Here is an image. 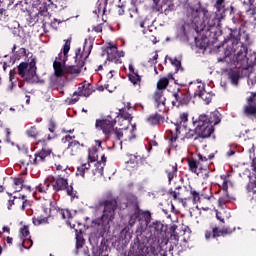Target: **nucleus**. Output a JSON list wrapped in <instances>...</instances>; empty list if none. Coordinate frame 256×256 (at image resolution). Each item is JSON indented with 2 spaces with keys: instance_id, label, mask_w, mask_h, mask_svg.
I'll use <instances>...</instances> for the list:
<instances>
[{
  "instance_id": "nucleus-1",
  "label": "nucleus",
  "mask_w": 256,
  "mask_h": 256,
  "mask_svg": "<svg viewBox=\"0 0 256 256\" xmlns=\"http://www.w3.org/2000/svg\"><path fill=\"white\" fill-rule=\"evenodd\" d=\"M215 13H209L204 8H197L192 11L193 23L201 29H211L212 27H221V19L225 18V0H216Z\"/></svg>"
},
{
  "instance_id": "nucleus-2",
  "label": "nucleus",
  "mask_w": 256,
  "mask_h": 256,
  "mask_svg": "<svg viewBox=\"0 0 256 256\" xmlns=\"http://www.w3.org/2000/svg\"><path fill=\"white\" fill-rule=\"evenodd\" d=\"M92 48L93 45L91 44V41L85 40L83 49H78V52H76V66L67 67L65 64H59L57 62H54L53 67L55 76L63 77V75H67V73H81V70L85 65V59H87V57H89V55L91 54Z\"/></svg>"
},
{
  "instance_id": "nucleus-3",
  "label": "nucleus",
  "mask_w": 256,
  "mask_h": 256,
  "mask_svg": "<svg viewBox=\"0 0 256 256\" xmlns=\"http://www.w3.org/2000/svg\"><path fill=\"white\" fill-rule=\"evenodd\" d=\"M97 159H99L97 148H91L88 152V162L77 168V177H82L84 179L85 175H103V164L97 162Z\"/></svg>"
},
{
  "instance_id": "nucleus-4",
  "label": "nucleus",
  "mask_w": 256,
  "mask_h": 256,
  "mask_svg": "<svg viewBox=\"0 0 256 256\" xmlns=\"http://www.w3.org/2000/svg\"><path fill=\"white\" fill-rule=\"evenodd\" d=\"M99 211H102V216L98 225H109L115 219V209H117V200H109L99 205Z\"/></svg>"
},
{
  "instance_id": "nucleus-5",
  "label": "nucleus",
  "mask_w": 256,
  "mask_h": 256,
  "mask_svg": "<svg viewBox=\"0 0 256 256\" xmlns=\"http://www.w3.org/2000/svg\"><path fill=\"white\" fill-rule=\"evenodd\" d=\"M35 60H32L30 63L22 62L18 66V73L20 77H23L29 83H37L39 78L37 77V66H35Z\"/></svg>"
},
{
  "instance_id": "nucleus-6",
  "label": "nucleus",
  "mask_w": 256,
  "mask_h": 256,
  "mask_svg": "<svg viewBox=\"0 0 256 256\" xmlns=\"http://www.w3.org/2000/svg\"><path fill=\"white\" fill-rule=\"evenodd\" d=\"M171 138L170 141H177L180 139L181 141H185V139H197V132L194 130L187 129L185 125H177L173 124L172 128L170 129Z\"/></svg>"
},
{
  "instance_id": "nucleus-7",
  "label": "nucleus",
  "mask_w": 256,
  "mask_h": 256,
  "mask_svg": "<svg viewBox=\"0 0 256 256\" xmlns=\"http://www.w3.org/2000/svg\"><path fill=\"white\" fill-rule=\"evenodd\" d=\"M193 126L197 137H202V139L211 137V133L214 131L211 124L207 122V115L205 114L200 115L197 120L193 121Z\"/></svg>"
},
{
  "instance_id": "nucleus-8",
  "label": "nucleus",
  "mask_w": 256,
  "mask_h": 256,
  "mask_svg": "<svg viewBox=\"0 0 256 256\" xmlns=\"http://www.w3.org/2000/svg\"><path fill=\"white\" fill-rule=\"evenodd\" d=\"M107 60L109 61V65H119L121 64V57H125V52L117 51V46L109 43L106 47Z\"/></svg>"
},
{
  "instance_id": "nucleus-9",
  "label": "nucleus",
  "mask_w": 256,
  "mask_h": 256,
  "mask_svg": "<svg viewBox=\"0 0 256 256\" xmlns=\"http://www.w3.org/2000/svg\"><path fill=\"white\" fill-rule=\"evenodd\" d=\"M49 207H51V200H46L43 204V214L33 217V225L39 226L49 223V217H51V208Z\"/></svg>"
},
{
  "instance_id": "nucleus-10",
  "label": "nucleus",
  "mask_w": 256,
  "mask_h": 256,
  "mask_svg": "<svg viewBox=\"0 0 256 256\" xmlns=\"http://www.w3.org/2000/svg\"><path fill=\"white\" fill-rule=\"evenodd\" d=\"M114 135H116V138L118 141H131V139H135V126H127L126 128H120L114 130Z\"/></svg>"
},
{
  "instance_id": "nucleus-11",
  "label": "nucleus",
  "mask_w": 256,
  "mask_h": 256,
  "mask_svg": "<svg viewBox=\"0 0 256 256\" xmlns=\"http://www.w3.org/2000/svg\"><path fill=\"white\" fill-rule=\"evenodd\" d=\"M113 127H115V120L111 116H107L102 120H96V128H100L104 135H111Z\"/></svg>"
},
{
  "instance_id": "nucleus-12",
  "label": "nucleus",
  "mask_w": 256,
  "mask_h": 256,
  "mask_svg": "<svg viewBox=\"0 0 256 256\" xmlns=\"http://www.w3.org/2000/svg\"><path fill=\"white\" fill-rule=\"evenodd\" d=\"M49 155H51V151L49 149H42L33 158L27 155L26 158H28V160H25L22 163L23 165H29V163L39 165V163H43L45 161V157H49Z\"/></svg>"
},
{
  "instance_id": "nucleus-13",
  "label": "nucleus",
  "mask_w": 256,
  "mask_h": 256,
  "mask_svg": "<svg viewBox=\"0 0 256 256\" xmlns=\"http://www.w3.org/2000/svg\"><path fill=\"white\" fill-rule=\"evenodd\" d=\"M70 50H71V39H67L63 46L62 52L58 54L54 63L65 65V62L67 61V54L69 53Z\"/></svg>"
},
{
  "instance_id": "nucleus-14",
  "label": "nucleus",
  "mask_w": 256,
  "mask_h": 256,
  "mask_svg": "<svg viewBox=\"0 0 256 256\" xmlns=\"http://www.w3.org/2000/svg\"><path fill=\"white\" fill-rule=\"evenodd\" d=\"M196 87L197 90L195 92V95L201 97V99H203V101H205V103L209 105V103H211V93L205 91V84L198 82L196 83Z\"/></svg>"
},
{
  "instance_id": "nucleus-15",
  "label": "nucleus",
  "mask_w": 256,
  "mask_h": 256,
  "mask_svg": "<svg viewBox=\"0 0 256 256\" xmlns=\"http://www.w3.org/2000/svg\"><path fill=\"white\" fill-rule=\"evenodd\" d=\"M256 94L251 93V96L247 98V105L244 107V113L246 115H255L256 114Z\"/></svg>"
},
{
  "instance_id": "nucleus-16",
  "label": "nucleus",
  "mask_w": 256,
  "mask_h": 256,
  "mask_svg": "<svg viewBox=\"0 0 256 256\" xmlns=\"http://www.w3.org/2000/svg\"><path fill=\"white\" fill-rule=\"evenodd\" d=\"M173 97L175 98V100L172 101L173 105H185L188 101L187 94H185L183 90L175 92Z\"/></svg>"
},
{
  "instance_id": "nucleus-17",
  "label": "nucleus",
  "mask_w": 256,
  "mask_h": 256,
  "mask_svg": "<svg viewBox=\"0 0 256 256\" xmlns=\"http://www.w3.org/2000/svg\"><path fill=\"white\" fill-rule=\"evenodd\" d=\"M129 71L131 72L128 77L129 81L134 85V87H141V76L135 72L133 65H129Z\"/></svg>"
},
{
  "instance_id": "nucleus-18",
  "label": "nucleus",
  "mask_w": 256,
  "mask_h": 256,
  "mask_svg": "<svg viewBox=\"0 0 256 256\" xmlns=\"http://www.w3.org/2000/svg\"><path fill=\"white\" fill-rule=\"evenodd\" d=\"M231 233V230L229 229H224L222 231H219L217 228H214L211 231H206L205 233V238L206 239H211V237H221V235H229Z\"/></svg>"
},
{
  "instance_id": "nucleus-19",
  "label": "nucleus",
  "mask_w": 256,
  "mask_h": 256,
  "mask_svg": "<svg viewBox=\"0 0 256 256\" xmlns=\"http://www.w3.org/2000/svg\"><path fill=\"white\" fill-rule=\"evenodd\" d=\"M54 180L55 178L53 176H48L43 183H40L36 187V191H38V193H46V191H49V186L51 185V183H53Z\"/></svg>"
},
{
  "instance_id": "nucleus-20",
  "label": "nucleus",
  "mask_w": 256,
  "mask_h": 256,
  "mask_svg": "<svg viewBox=\"0 0 256 256\" xmlns=\"http://www.w3.org/2000/svg\"><path fill=\"white\" fill-rule=\"evenodd\" d=\"M106 7H107L106 0H98V2L96 3V7L93 10L94 15H97V17H99V15H105Z\"/></svg>"
},
{
  "instance_id": "nucleus-21",
  "label": "nucleus",
  "mask_w": 256,
  "mask_h": 256,
  "mask_svg": "<svg viewBox=\"0 0 256 256\" xmlns=\"http://www.w3.org/2000/svg\"><path fill=\"white\" fill-rule=\"evenodd\" d=\"M207 123L211 125V127H215V125H219L221 123V114L218 111H214L207 117Z\"/></svg>"
},
{
  "instance_id": "nucleus-22",
  "label": "nucleus",
  "mask_w": 256,
  "mask_h": 256,
  "mask_svg": "<svg viewBox=\"0 0 256 256\" xmlns=\"http://www.w3.org/2000/svg\"><path fill=\"white\" fill-rule=\"evenodd\" d=\"M93 93V86L90 84H83L78 88V95L82 97H89Z\"/></svg>"
},
{
  "instance_id": "nucleus-23",
  "label": "nucleus",
  "mask_w": 256,
  "mask_h": 256,
  "mask_svg": "<svg viewBox=\"0 0 256 256\" xmlns=\"http://www.w3.org/2000/svg\"><path fill=\"white\" fill-rule=\"evenodd\" d=\"M168 175V181H173L177 177V164L169 165L166 169Z\"/></svg>"
},
{
  "instance_id": "nucleus-24",
  "label": "nucleus",
  "mask_w": 256,
  "mask_h": 256,
  "mask_svg": "<svg viewBox=\"0 0 256 256\" xmlns=\"http://www.w3.org/2000/svg\"><path fill=\"white\" fill-rule=\"evenodd\" d=\"M68 185L67 179L65 178H57L56 184L54 185L55 191H63Z\"/></svg>"
},
{
  "instance_id": "nucleus-25",
  "label": "nucleus",
  "mask_w": 256,
  "mask_h": 256,
  "mask_svg": "<svg viewBox=\"0 0 256 256\" xmlns=\"http://www.w3.org/2000/svg\"><path fill=\"white\" fill-rule=\"evenodd\" d=\"M154 101L157 107H161V105H165V97L163 96V91L157 90L154 94Z\"/></svg>"
},
{
  "instance_id": "nucleus-26",
  "label": "nucleus",
  "mask_w": 256,
  "mask_h": 256,
  "mask_svg": "<svg viewBox=\"0 0 256 256\" xmlns=\"http://www.w3.org/2000/svg\"><path fill=\"white\" fill-rule=\"evenodd\" d=\"M172 79V76L163 77L157 83V91H163L167 89V85H169V80Z\"/></svg>"
},
{
  "instance_id": "nucleus-27",
  "label": "nucleus",
  "mask_w": 256,
  "mask_h": 256,
  "mask_svg": "<svg viewBox=\"0 0 256 256\" xmlns=\"http://www.w3.org/2000/svg\"><path fill=\"white\" fill-rule=\"evenodd\" d=\"M239 77V71L230 70L228 72V79L229 81H231L232 85H237V83L239 82Z\"/></svg>"
},
{
  "instance_id": "nucleus-28",
  "label": "nucleus",
  "mask_w": 256,
  "mask_h": 256,
  "mask_svg": "<svg viewBox=\"0 0 256 256\" xmlns=\"http://www.w3.org/2000/svg\"><path fill=\"white\" fill-rule=\"evenodd\" d=\"M153 255V247L143 246L140 248L136 256H151Z\"/></svg>"
},
{
  "instance_id": "nucleus-29",
  "label": "nucleus",
  "mask_w": 256,
  "mask_h": 256,
  "mask_svg": "<svg viewBox=\"0 0 256 256\" xmlns=\"http://www.w3.org/2000/svg\"><path fill=\"white\" fill-rule=\"evenodd\" d=\"M26 135L31 139H37V137H39V131L37 130V127L31 126L26 130Z\"/></svg>"
},
{
  "instance_id": "nucleus-30",
  "label": "nucleus",
  "mask_w": 256,
  "mask_h": 256,
  "mask_svg": "<svg viewBox=\"0 0 256 256\" xmlns=\"http://www.w3.org/2000/svg\"><path fill=\"white\" fill-rule=\"evenodd\" d=\"M59 213H60L62 219H66L67 225H71V222L69 221V219H71L73 217L71 214V211H69L67 209H61V210H59Z\"/></svg>"
},
{
  "instance_id": "nucleus-31",
  "label": "nucleus",
  "mask_w": 256,
  "mask_h": 256,
  "mask_svg": "<svg viewBox=\"0 0 256 256\" xmlns=\"http://www.w3.org/2000/svg\"><path fill=\"white\" fill-rule=\"evenodd\" d=\"M79 147H80L79 142L72 141L68 146V151L71 152V155H75V153L79 151Z\"/></svg>"
},
{
  "instance_id": "nucleus-32",
  "label": "nucleus",
  "mask_w": 256,
  "mask_h": 256,
  "mask_svg": "<svg viewBox=\"0 0 256 256\" xmlns=\"http://www.w3.org/2000/svg\"><path fill=\"white\" fill-rule=\"evenodd\" d=\"M19 237L21 240L31 238V236H29V228L27 226H24L20 229Z\"/></svg>"
},
{
  "instance_id": "nucleus-33",
  "label": "nucleus",
  "mask_w": 256,
  "mask_h": 256,
  "mask_svg": "<svg viewBox=\"0 0 256 256\" xmlns=\"http://www.w3.org/2000/svg\"><path fill=\"white\" fill-rule=\"evenodd\" d=\"M188 163H189L190 171L192 173H196V175H199V171H197L199 167V162H197L196 160H189Z\"/></svg>"
},
{
  "instance_id": "nucleus-34",
  "label": "nucleus",
  "mask_w": 256,
  "mask_h": 256,
  "mask_svg": "<svg viewBox=\"0 0 256 256\" xmlns=\"http://www.w3.org/2000/svg\"><path fill=\"white\" fill-rule=\"evenodd\" d=\"M105 89H107L109 93H113V91L117 89V83L115 80H108L107 84L105 85Z\"/></svg>"
},
{
  "instance_id": "nucleus-35",
  "label": "nucleus",
  "mask_w": 256,
  "mask_h": 256,
  "mask_svg": "<svg viewBox=\"0 0 256 256\" xmlns=\"http://www.w3.org/2000/svg\"><path fill=\"white\" fill-rule=\"evenodd\" d=\"M14 189L15 191H21L23 189V179L14 178Z\"/></svg>"
},
{
  "instance_id": "nucleus-36",
  "label": "nucleus",
  "mask_w": 256,
  "mask_h": 256,
  "mask_svg": "<svg viewBox=\"0 0 256 256\" xmlns=\"http://www.w3.org/2000/svg\"><path fill=\"white\" fill-rule=\"evenodd\" d=\"M21 241L24 249H31V247H33V241L31 240V238H24Z\"/></svg>"
},
{
  "instance_id": "nucleus-37",
  "label": "nucleus",
  "mask_w": 256,
  "mask_h": 256,
  "mask_svg": "<svg viewBox=\"0 0 256 256\" xmlns=\"http://www.w3.org/2000/svg\"><path fill=\"white\" fill-rule=\"evenodd\" d=\"M169 61L171 65H173L176 68V72L181 69V61L177 60V58H169Z\"/></svg>"
},
{
  "instance_id": "nucleus-38",
  "label": "nucleus",
  "mask_w": 256,
  "mask_h": 256,
  "mask_svg": "<svg viewBox=\"0 0 256 256\" xmlns=\"http://www.w3.org/2000/svg\"><path fill=\"white\" fill-rule=\"evenodd\" d=\"M189 121V114L187 112H183L179 116V123H187Z\"/></svg>"
},
{
  "instance_id": "nucleus-39",
  "label": "nucleus",
  "mask_w": 256,
  "mask_h": 256,
  "mask_svg": "<svg viewBox=\"0 0 256 256\" xmlns=\"http://www.w3.org/2000/svg\"><path fill=\"white\" fill-rule=\"evenodd\" d=\"M79 97H83L82 95H79V91L78 92H75L72 96L71 99H69V103L70 105H73L75 103H77V101H79Z\"/></svg>"
},
{
  "instance_id": "nucleus-40",
  "label": "nucleus",
  "mask_w": 256,
  "mask_h": 256,
  "mask_svg": "<svg viewBox=\"0 0 256 256\" xmlns=\"http://www.w3.org/2000/svg\"><path fill=\"white\" fill-rule=\"evenodd\" d=\"M136 25H139L140 27L145 28V27H149V24L147 23V20H141V18L137 17V19L135 20Z\"/></svg>"
},
{
  "instance_id": "nucleus-41",
  "label": "nucleus",
  "mask_w": 256,
  "mask_h": 256,
  "mask_svg": "<svg viewBox=\"0 0 256 256\" xmlns=\"http://www.w3.org/2000/svg\"><path fill=\"white\" fill-rule=\"evenodd\" d=\"M154 3L157 7H161V9H163V7L169 3V0H154Z\"/></svg>"
},
{
  "instance_id": "nucleus-42",
  "label": "nucleus",
  "mask_w": 256,
  "mask_h": 256,
  "mask_svg": "<svg viewBox=\"0 0 256 256\" xmlns=\"http://www.w3.org/2000/svg\"><path fill=\"white\" fill-rule=\"evenodd\" d=\"M84 240L81 236H76V249H81L83 247Z\"/></svg>"
},
{
  "instance_id": "nucleus-43",
  "label": "nucleus",
  "mask_w": 256,
  "mask_h": 256,
  "mask_svg": "<svg viewBox=\"0 0 256 256\" xmlns=\"http://www.w3.org/2000/svg\"><path fill=\"white\" fill-rule=\"evenodd\" d=\"M192 197H193V201L194 203H198L200 197H199V192L195 191V190H191L190 191Z\"/></svg>"
},
{
  "instance_id": "nucleus-44",
  "label": "nucleus",
  "mask_w": 256,
  "mask_h": 256,
  "mask_svg": "<svg viewBox=\"0 0 256 256\" xmlns=\"http://www.w3.org/2000/svg\"><path fill=\"white\" fill-rule=\"evenodd\" d=\"M256 84V76L254 75H249L248 76V85H251V87H253V85Z\"/></svg>"
},
{
  "instance_id": "nucleus-45",
  "label": "nucleus",
  "mask_w": 256,
  "mask_h": 256,
  "mask_svg": "<svg viewBox=\"0 0 256 256\" xmlns=\"http://www.w3.org/2000/svg\"><path fill=\"white\" fill-rule=\"evenodd\" d=\"M49 132L54 133L55 132V122L53 120L49 121Z\"/></svg>"
},
{
  "instance_id": "nucleus-46",
  "label": "nucleus",
  "mask_w": 256,
  "mask_h": 256,
  "mask_svg": "<svg viewBox=\"0 0 256 256\" xmlns=\"http://www.w3.org/2000/svg\"><path fill=\"white\" fill-rule=\"evenodd\" d=\"M157 59H159V54H157V52H155L152 59L149 60V63H157Z\"/></svg>"
},
{
  "instance_id": "nucleus-47",
  "label": "nucleus",
  "mask_w": 256,
  "mask_h": 256,
  "mask_svg": "<svg viewBox=\"0 0 256 256\" xmlns=\"http://www.w3.org/2000/svg\"><path fill=\"white\" fill-rule=\"evenodd\" d=\"M101 161L100 162L103 165V168L105 167V163H107V157H105V154L101 155Z\"/></svg>"
},
{
  "instance_id": "nucleus-48",
  "label": "nucleus",
  "mask_w": 256,
  "mask_h": 256,
  "mask_svg": "<svg viewBox=\"0 0 256 256\" xmlns=\"http://www.w3.org/2000/svg\"><path fill=\"white\" fill-rule=\"evenodd\" d=\"M135 221H137V215L131 216V219L129 221L130 225H135Z\"/></svg>"
},
{
  "instance_id": "nucleus-49",
  "label": "nucleus",
  "mask_w": 256,
  "mask_h": 256,
  "mask_svg": "<svg viewBox=\"0 0 256 256\" xmlns=\"http://www.w3.org/2000/svg\"><path fill=\"white\" fill-rule=\"evenodd\" d=\"M218 61H225L226 63H229V54H227L224 58H218Z\"/></svg>"
},
{
  "instance_id": "nucleus-50",
  "label": "nucleus",
  "mask_w": 256,
  "mask_h": 256,
  "mask_svg": "<svg viewBox=\"0 0 256 256\" xmlns=\"http://www.w3.org/2000/svg\"><path fill=\"white\" fill-rule=\"evenodd\" d=\"M113 73H115L113 70H111L108 74H107V79H109V81H113Z\"/></svg>"
},
{
  "instance_id": "nucleus-51",
  "label": "nucleus",
  "mask_w": 256,
  "mask_h": 256,
  "mask_svg": "<svg viewBox=\"0 0 256 256\" xmlns=\"http://www.w3.org/2000/svg\"><path fill=\"white\" fill-rule=\"evenodd\" d=\"M198 159H199V161H208L209 160V158H207L201 154H198Z\"/></svg>"
},
{
  "instance_id": "nucleus-52",
  "label": "nucleus",
  "mask_w": 256,
  "mask_h": 256,
  "mask_svg": "<svg viewBox=\"0 0 256 256\" xmlns=\"http://www.w3.org/2000/svg\"><path fill=\"white\" fill-rule=\"evenodd\" d=\"M170 195H171V197H173V199H174L175 201H177V199H178V197H179V194H178L177 192H172V193H170Z\"/></svg>"
},
{
  "instance_id": "nucleus-53",
  "label": "nucleus",
  "mask_w": 256,
  "mask_h": 256,
  "mask_svg": "<svg viewBox=\"0 0 256 256\" xmlns=\"http://www.w3.org/2000/svg\"><path fill=\"white\" fill-rule=\"evenodd\" d=\"M149 123H157V117H153L151 116L149 119H148Z\"/></svg>"
},
{
  "instance_id": "nucleus-54",
  "label": "nucleus",
  "mask_w": 256,
  "mask_h": 256,
  "mask_svg": "<svg viewBox=\"0 0 256 256\" xmlns=\"http://www.w3.org/2000/svg\"><path fill=\"white\" fill-rule=\"evenodd\" d=\"M170 239H174V241H179V235L173 233L170 237Z\"/></svg>"
},
{
  "instance_id": "nucleus-55",
  "label": "nucleus",
  "mask_w": 256,
  "mask_h": 256,
  "mask_svg": "<svg viewBox=\"0 0 256 256\" xmlns=\"http://www.w3.org/2000/svg\"><path fill=\"white\" fill-rule=\"evenodd\" d=\"M222 187H223L224 191H227V189H228L227 180H224V181H223Z\"/></svg>"
},
{
  "instance_id": "nucleus-56",
  "label": "nucleus",
  "mask_w": 256,
  "mask_h": 256,
  "mask_svg": "<svg viewBox=\"0 0 256 256\" xmlns=\"http://www.w3.org/2000/svg\"><path fill=\"white\" fill-rule=\"evenodd\" d=\"M0 233H9V227L4 226V227L2 228V231H0Z\"/></svg>"
},
{
  "instance_id": "nucleus-57",
  "label": "nucleus",
  "mask_w": 256,
  "mask_h": 256,
  "mask_svg": "<svg viewBox=\"0 0 256 256\" xmlns=\"http://www.w3.org/2000/svg\"><path fill=\"white\" fill-rule=\"evenodd\" d=\"M122 120V123L125 125H129V117L128 118H120Z\"/></svg>"
},
{
  "instance_id": "nucleus-58",
  "label": "nucleus",
  "mask_w": 256,
  "mask_h": 256,
  "mask_svg": "<svg viewBox=\"0 0 256 256\" xmlns=\"http://www.w3.org/2000/svg\"><path fill=\"white\" fill-rule=\"evenodd\" d=\"M56 169H57V171H65V167H63L61 165H56Z\"/></svg>"
},
{
  "instance_id": "nucleus-59",
  "label": "nucleus",
  "mask_w": 256,
  "mask_h": 256,
  "mask_svg": "<svg viewBox=\"0 0 256 256\" xmlns=\"http://www.w3.org/2000/svg\"><path fill=\"white\" fill-rule=\"evenodd\" d=\"M71 139H73V137H71V136H66L64 139H62V141H64V143L65 142H67V141H71Z\"/></svg>"
},
{
  "instance_id": "nucleus-60",
  "label": "nucleus",
  "mask_w": 256,
  "mask_h": 256,
  "mask_svg": "<svg viewBox=\"0 0 256 256\" xmlns=\"http://www.w3.org/2000/svg\"><path fill=\"white\" fill-rule=\"evenodd\" d=\"M218 203H219V205L225 204V199L220 198V199L218 200Z\"/></svg>"
},
{
  "instance_id": "nucleus-61",
  "label": "nucleus",
  "mask_w": 256,
  "mask_h": 256,
  "mask_svg": "<svg viewBox=\"0 0 256 256\" xmlns=\"http://www.w3.org/2000/svg\"><path fill=\"white\" fill-rule=\"evenodd\" d=\"M6 241H7V243H8L9 245H11V243H13V238L8 237V238L6 239Z\"/></svg>"
},
{
  "instance_id": "nucleus-62",
  "label": "nucleus",
  "mask_w": 256,
  "mask_h": 256,
  "mask_svg": "<svg viewBox=\"0 0 256 256\" xmlns=\"http://www.w3.org/2000/svg\"><path fill=\"white\" fill-rule=\"evenodd\" d=\"M228 157H231V155H235V152L233 150H230L227 152Z\"/></svg>"
},
{
  "instance_id": "nucleus-63",
  "label": "nucleus",
  "mask_w": 256,
  "mask_h": 256,
  "mask_svg": "<svg viewBox=\"0 0 256 256\" xmlns=\"http://www.w3.org/2000/svg\"><path fill=\"white\" fill-rule=\"evenodd\" d=\"M95 143L98 145V147H101V140H96Z\"/></svg>"
},
{
  "instance_id": "nucleus-64",
  "label": "nucleus",
  "mask_w": 256,
  "mask_h": 256,
  "mask_svg": "<svg viewBox=\"0 0 256 256\" xmlns=\"http://www.w3.org/2000/svg\"><path fill=\"white\" fill-rule=\"evenodd\" d=\"M13 205V201L8 202V209H11V206Z\"/></svg>"
}]
</instances>
